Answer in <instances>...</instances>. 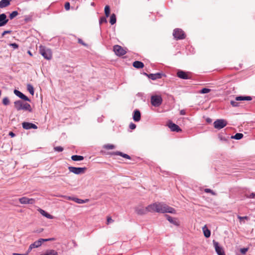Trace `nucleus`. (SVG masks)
I'll return each mask as SVG.
<instances>
[{"label": "nucleus", "instance_id": "obj_24", "mask_svg": "<svg viewBox=\"0 0 255 255\" xmlns=\"http://www.w3.org/2000/svg\"><path fill=\"white\" fill-rule=\"evenodd\" d=\"M41 255H58V253L54 250H49L45 252L44 254Z\"/></svg>", "mask_w": 255, "mask_h": 255}, {"label": "nucleus", "instance_id": "obj_14", "mask_svg": "<svg viewBox=\"0 0 255 255\" xmlns=\"http://www.w3.org/2000/svg\"><path fill=\"white\" fill-rule=\"evenodd\" d=\"M168 126L172 131L179 132L182 130L178 126L171 122L168 123Z\"/></svg>", "mask_w": 255, "mask_h": 255}, {"label": "nucleus", "instance_id": "obj_34", "mask_svg": "<svg viewBox=\"0 0 255 255\" xmlns=\"http://www.w3.org/2000/svg\"><path fill=\"white\" fill-rule=\"evenodd\" d=\"M18 14V13L17 11H12L10 14H9V18L10 19H12L15 17L17 16Z\"/></svg>", "mask_w": 255, "mask_h": 255}, {"label": "nucleus", "instance_id": "obj_12", "mask_svg": "<svg viewBox=\"0 0 255 255\" xmlns=\"http://www.w3.org/2000/svg\"><path fill=\"white\" fill-rule=\"evenodd\" d=\"M213 244L215 249V251L218 255H225L223 248L219 246L218 242L214 240Z\"/></svg>", "mask_w": 255, "mask_h": 255}, {"label": "nucleus", "instance_id": "obj_23", "mask_svg": "<svg viewBox=\"0 0 255 255\" xmlns=\"http://www.w3.org/2000/svg\"><path fill=\"white\" fill-rule=\"evenodd\" d=\"M204 235L206 238H209L211 235L210 231L207 228L206 226H204L203 228Z\"/></svg>", "mask_w": 255, "mask_h": 255}, {"label": "nucleus", "instance_id": "obj_7", "mask_svg": "<svg viewBox=\"0 0 255 255\" xmlns=\"http://www.w3.org/2000/svg\"><path fill=\"white\" fill-rule=\"evenodd\" d=\"M213 124L215 128L220 129L227 126V122L224 119H218L215 121Z\"/></svg>", "mask_w": 255, "mask_h": 255}, {"label": "nucleus", "instance_id": "obj_32", "mask_svg": "<svg viewBox=\"0 0 255 255\" xmlns=\"http://www.w3.org/2000/svg\"><path fill=\"white\" fill-rule=\"evenodd\" d=\"M105 13L106 17H108L110 13V8L109 5H106L105 7Z\"/></svg>", "mask_w": 255, "mask_h": 255}, {"label": "nucleus", "instance_id": "obj_59", "mask_svg": "<svg viewBox=\"0 0 255 255\" xmlns=\"http://www.w3.org/2000/svg\"><path fill=\"white\" fill-rule=\"evenodd\" d=\"M207 121H211V120H207Z\"/></svg>", "mask_w": 255, "mask_h": 255}, {"label": "nucleus", "instance_id": "obj_57", "mask_svg": "<svg viewBox=\"0 0 255 255\" xmlns=\"http://www.w3.org/2000/svg\"><path fill=\"white\" fill-rule=\"evenodd\" d=\"M28 54H29L30 55H31V56L32 55V54H31V53L30 52V51H28Z\"/></svg>", "mask_w": 255, "mask_h": 255}, {"label": "nucleus", "instance_id": "obj_17", "mask_svg": "<svg viewBox=\"0 0 255 255\" xmlns=\"http://www.w3.org/2000/svg\"><path fill=\"white\" fill-rule=\"evenodd\" d=\"M14 93L20 99L26 101H30L29 99L20 91L17 90H14Z\"/></svg>", "mask_w": 255, "mask_h": 255}, {"label": "nucleus", "instance_id": "obj_37", "mask_svg": "<svg viewBox=\"0 0 255 255\" xmlns=\"http://www.w3.org/2000/svg\"><path fill=\"white\" fill-rule=\"evenodd\" d=\"M2 104L4 105H7L9 104V100L8 98L5 97L2 100Z\"/></svg>", "mask_w": 255, "mask_h": 255}, {"label": "nucleus", "instance_id": "obj_53", "mask_svg": "<svg viewBox=\"0 0 255 255\" xmlns=\"http://www.w3.org/2000/svg\"><path fill=\"white\" fill-rule=\"evenodd\" d=\"M40 240L41 241V243H42L43 242H47L48 241V239H40Z\"/></svg>", "mask_w": 255, "mask_h": 255}, {"label": "nucleus", "instance_id": "obj_29", "mask_svg": "<svg viewBox=\"0 0 255 255\" xmlns=\"http://www.w3.org/2000/svg\"><path fill=\"white\" fill-rule=\"evenodd\" d=\"M32 246L34 247V248H38L41 246L42 243L40 239L34 242L33 244H31Z\"/></svg>", "mask_w": 255, "mask_h": 255}, {"label": "nucleus", "instance_id": "obj_39", "mask_svg": "<svg viewBox=\"0 0 255 255\" xmlns=\"http://www.w3.org/2000/svg\"><path fill=\"white\" fill-rule=\"evenodd\" d=\"M54 149L55 151L58 152H61L63 150V148L61 146H56L54 147Z\"/></svg>", "mask_w": 255, "mask_h": 255}, {"label": "nucleus", "instance_id": "obj_2", "mask_svg": "<svg viewBox=\"0 0 255 255\" xmlns=\"http://www.w3.org/2000/svg\"><path fill=\"white\" fill-rule=\"evenodd\" d=\"M14 107L17 110H27L29 112L32 111V109L30 105L27 103H23L20 100H18L14 103Z\"/></svg>", "mask_w": 255, "mask_h": 255}, {"label": "nucleus", "instance_id": "obj_28", "mask_svg": "<svg viewBox=\"0 0 255 255\" xmlns=\"http://www.w3.org/2000/svg\"><path fill=\"white\" fill-rule=\"evenodd\" d=\"M27 90L28 91V92L30 93V94H31L32 95H33L34 88L31 84H28L27 85Z\"/></svg>", "mask_w": 255, "mask_h": 255}, {"label": "nucleus", "instance_id": "obj_11", "mask_svg": "<svg viewBox=\"0 0 255 255\" xmlns=\"http://www.w3.org/2000/svg\"><path fill=\"white\" fill-rule=\"evenodd\" d=\"M19 202L21 204H33L35 200L33 198H28L26 197H23L19 199Z\"/></svg>", "mask_w": 255, "mask_h": 255}, {"label": "nucleus", "instance_id": "obj_3", "mask_svg": "<svg viewBox=\"0 0 255 255\" xmlns=\"http://www.w3.org/2000/svg\"><path fill=\"white\" fill-rule=\"evenodd\" d=\"M39 52L47 60H50L52 58V53L49 48H46L43 46H40Z\"/></svg>", "mask_w": 255, "mask_h": 255}, {"label": "nucleus", "instance_id": "obj_10", "mask_svg": "<svg viewBox=\"0 0 255 255\" xmlns=\"http://www.w3.org/2000/svg\"><path fill=\"white\" fill-rule=\"evenodd\" d=\"M173 36L176 39H182L185 38V34L181 29H175L173 32Z\"/></svg>", "mask_w": 255, "mask_h": 255}, {"label": "nucleus", "instance_id": "obj_6", "mask_svg": "<svg viewBox=\"0 0 255 255\" xmlns=\"http://www.w3.org/2000/svg\"><path fill=\"white\" fill-rule=\"evenodd\" d=\"M113 50L117 56H123L126 54L127 49L122 47L121 46L119 45H116L113 47Z\"/></svg>", "mask_w": 255, "mask_h": 255}, {"label": "nucleus", "instance_id": "obj_35", "mask_svg": "<svg viewBox=\"0 0 255 255\" xmlns=\"http://www.w3.org/2000/svg\"><path fill=\"white\" fill-rule=\"evenodd\" d=\"M72 200L79 204L86 203V201L76 198L72 199Z\"/></svg>", "mask_w": 255, "mask_h": 255}, {"label": "nucleus", "instance_id": "obj_5", "mask_svg": "<svg viewBox=\"0 0 255 255\" xmlns=\"http://www.w3.org/2000/svg\"><path fill=\"white\" fill-rule=\"evenodd\" d=\"M162 102V99L160 95H153L151 97V104L154 107H159Z\"/></svg>", "mask_w": 255, "mask_h": 255}, {"label": "nucleus", "instance_id": "obj_18", "mask_svg": "<svg viewBox=\"0 0 255 255\" xmlns=\"http://www.w3.org/2000/svg\"><path fill=\"white\" fill-rule=\"evenodd\" d=\"M149 78L155 80L157 79H160L161 78V74L159 73H155V74H147L146 73H144Z\"/></svg>", "mask_w": 255, "mask_h": 255}, {"label": "nucleus", "instance_id": "obj_25", "mask_svg": "<svg viewBox=\"0 0 255 255\" xmlns=\"http://www.w3.org/2000/svg\"><path fill=\"white\" fill-rule=\"evenodd\" d=\"M113 154L120 155V156H121L125 158L128 159H130V157L128 155L122 152L117 151V152L113 153Z\"/></svg>", "mask_w": 255, "mask_h": 255}, {"label": "nucleus", "instance_id": "obj_41", "mask_svg": "<svg viewBox=\"0 0 255 255\" xmlns=\"http://www.w3.org/2000/svg\"><path fill=\"white\" fill-rule=\"evenodd\" d=\"M238 218L240 220V222L241 223H242V220H243L244 219H246L247 220L249 219L248 216L241 217L240 216H238Z\"/></svg>", "mask_w": 255, "mask_h": 255}, {"label": "nucleus", "instance_id": "obj_46", "mask_svg": "<svg viewBox=\"0 0 255 255\" xmlns=\"http://www.w3.org/2000/svg\"><path fill=\"white\" fill-rule=\"evenodd\" d=\"M11 46H12L13 48L16 49L18 47V44L16 43H13L10 44Z\"/></svg>", "mask_w": 255, "mask_h": 255}, {"label": "nucleus", "instance_id": "obj_42", "mask_svg": "<svg viewBox=\"0 0 255 255\" xmlns=\"http://www.w3.org/2000/svg\"><path fill=\"white\" fill-rule=\"evenodd\" d=\"M114 220L112 219V218L110 216H108L107 218V224L109 225L111 223H113Z\"/></svg>", "mask_w": 255, "mask_h": 255}, {"label": "nucleus", "instance_id": "obj_58", "mask_svg": "<svg viewBox=\"0 0 255 255\" xmlns=\"http://www.w3.org/2000/svg\"><path fill=\"white\" fill-rule=\"evenodd\" d=\"M207 121H211V120H207Z\"/></svg>", "mask_w": 255, "mask_h": 255}, {"label": "nucleus", "instance_id": "obj_52", "mask_svg": "<svg viewBox=\"0 0 255 255\" xmlns=\"http://www.w3.org/2000/svg\"><path fill=\"white\" fill-rule=\"evenodd\" d=\"M13 255H28V253H26L25 254H18V253H13Z\"/></svg>", "mask_w": 255, "mask_h": 255}, {"label": "nucleus", "instance_id": "obj_43", "mask_svg": "<svg viewBox=\"0 0 255 255\" xmlns=\"http://www.w3.org/2000/svg\"><path fill=\"white\" fill-rule=\"evenodd\" d=\"M65 8L66 10H68L70 9V3L69 2H66L65 4Z\"/></svg>", "mask_w": 255, "mask_h": 255}, {"label": "nucleus", "instance_id": "obj_55", "mask_svg": "<svg viewBox=\"0 0 255 255\" xmlns=\"http://www.w3.org/2000/svg\"><path fill=\"white\" fill-rule=\"evenodd\" d=\"M55 240V239L54 238H49L48 239V241H54Z\"/></svg>", "mask_w": 255, "mask_h": 255}, {"label": "nucleus", "instance_id": "obj_54", "mask_svg": "<svg viewBox=\"0 0 255 255\" xmlns=\"http://www.w3.org/2000/svg\"><path fill=\"white\" fill-rule=\"evenodd\" d=\"M9 135L11 136V137H14L15 136V134L12 131L9 132Z\"/></svg>", "mask_w": 255, "mask_h": 255}, {"label": "nucleus", "instance_id": "obj_13", "mask_svg": "<svg viewBox=\"0 0 255 255\" xmlns=\"http://www.w3.org/2000/svg\"><path fill=\"white\" fill-rule=\"evenodd\" d=\"M149 212V209H148V206L146 207H138L136 209V213L138 215H143Z\"/></svg>", "mask_w": 255, "mask_h": 255}, {"label": "nucleus", "instance_id": "obj_27", "mask_svg": "<svg viewBox=\"0 0 255 255\" xmlns=\"http://www.w3.org/2000/svg\"><path fill=\"white\" fill-rule=\"evenodd\" d=\"M110 22L112 25L114 24L116 22V16L115 14L113 13L111 15Z\"/></svg>", "mask_w": 255, "mask_h": 255}, {"label": "nucleus", "instance_id": "obj_56", "mask_svg": "<svg viewBox=\"0 0 255 255\" xmlns=\"http://www.w3.org/2000/svg\"><path fill=\"white\" fill-rule=\"evenodd\" d=\"M66 198L67 199H68V200H72V199H73L74 198H72V197H66Z\"/></svg>", "mask_w": 255, "mask_h": 255}, {"label": "nucleus", "instance_id": "obj_48", "mask_svg": "<svg viewBox=\"0 0 255 255\" xmlns=\"http://www.w3.org/2000/svg\"><path fill=\"white\" fill-rule=\"evenodd\" d=\"M78 42L80 44H81L82 45H84V46H87V44H85L82 39H78Z\"/></svg>", "mask_w": 255, "mask_h": 255}, {"label": "nucleus", "instance_id": "obj_26", "mask_svg": "<svg viewBox=\"0 0 255 255\" xmlns=\"http://www.w3.org/2000/svg\"><path fill=\"white\" fill-rule=\"evenodd\" d=\"M71 159L73 161H80V160H82L84 159V157L83 156H81V155H72L71 156Z\"/></svg>", "mask_w": 255, "mask_h": 255}, {"label": "nucleus", "instance_id": "obj_45", "mask_svg": "<svg viewBox=\"0 0 255 255\" xmlns=\"http://www.w3.org/2000/svg\"><path fill=\"white\" fill-rule=\"evenodd\" d=\"M129 127L131 129H134L136 128V125L134 124L131 123L129 124Z\"/></svg>", "mask_w": 255, "mask_h": 255}, {"label": "nucleus", "instance_id": "obj_30", "mask_svg": "<svg viewBox=\"0 0 255 255\" xmlns=\"http://www.w3.org/2000/svg\"><path fill=\"white\" fill-rule=\"evenodd\" d=\"M115 147V146L114 145L111 144H107L104 145V146H103V148H104L106 149H108V150L114 149Z\"/></svg>", "mask_w": 255, "mask_h": 255}, {"label": "nucleus", "instance_id": "obj_20", "mask_svg": "<svg viewBox=\"0 0 255 255\" xmlns=\"http://www.w3.org/2000/svg\"><path fill=\"white\" fill-rule=\"evenodd\" d=\"M38 211L42 216L45 217L48 219H52L54 218V217L52 215L49 214L43 209H38Z\"/></svg>", "mask_w": 255, "mask_h": 255}, {"label": "nucleus", "instance_id": "obj_15", "mask_svg": "<svg viewBox=\"0 0 255 255\" xmlns=\"http://www.w3.org/2000/svg\"><path fill=\"white\" fill-rule=\"evenodd\" d=\"M22 127L23 128L25 129H29L30 128L37 129V127L34 124L28 123V122H23L22 124Z\"/></svg>", "mask_w": 255, "mask_h": 255}, {"label": "nucleus", "instance_id": "obj_49", "mask_svg": "<svg viewBox=\"0 0 255 255\" xmlns=\"http://www.w3.org/2000/svg\"><path fill=\"white\" fill-rule=\"evenodd\" d=\"M106 22H107V20L105 17H103L101 18L100 23Z\"/></svg>", "mask_w": 255, "mask_h": 255}, {"label": "nucleus", "instance_id": "obj_44", "mask_svg": "<svg viewBox=\"0 0 255 255\" xmlns=\"http://www.w3.org/2000/svg\"><path fill=\"white\" fill-rule=\"evenodd\" d=\"M248 251V248H243L241 249L240 252L243 254H245Z\"/></svg>", "mask_w": 255, "mask_h": 255}, {"label": "nucleus", "instance_id": "obj_1", "mask_svg": "<svg viewBox=\"0 0 255 255\" xmlns=\"http://www.w3.org/2000/svg\"><path fill=\"white\" fill-rule=\"evenodd\" d=\"M148 209L150 212L176 213V210L173 208L162 202H155L149 205Z\"/></svg>", "mask_w": 255, "mask_h": 255}, {"label": "nucleus", "instance_id": "obj_36", "mask_svg": "<svg viewBox=\"0 0 255 255\" xmlns=\"http://www.w3.org/2000/svg\"><path fill=\"white\" fill-rule=\"evenodd\" d=\"M211 91V89L208 88H203L202 89L199 93L201 94H206L208 93Z\"/></svg>", "mask_w": 255, "mask_h": 255}, {"label": "nucleus", "instance_id": "obj_38", "mask_svg": "<svg viewBox=\"0 0 255 255\" xmlns=\"http://www.w3.org/2000/svg\"><path fill=\"white\" fill-rule=\"evenodd\" d=\"M204 191L206 193H210L211 194H212L213 195H216V193L213 190H212L210 189H208V188L205 189Z\"/></svg>", "mask_w": 255, "mask_h": 255}, {"label": "nucleus", "instance_id": "obj_16", "mask_svg": "<svg viewBox=\"0 0 255 255\" xmlns=\"http://www.w3.org/2000/svg\"><path fill=\"white\" fill-rule=\"evenodd\" d=\"M8 19L4 13L0 14V27L5 25L8 22Z\"/></svg>", "mask_w": 255, "mask_h": 255}, {"label": "nucleus", "instance_id": "obj_4", "mask_svg": "<svg viewBox=\"0 0 255 255\" xmlns=\"http://www.w3.org/2000/svg\"><path fill=\"white\" fill-rule=\"evenodd\" d=\"M252 100V98L251 96H237L235 98L236 101H231L230 103L231 105L234 107H237L239 106V103L238 101H251Z\"/></svg>", "mask_w": 255, "mask_h": 255}, {"label": "nucleus", "instance_id": "obj_19", "mask_svg": "<svg viewBox=\"0 0 255 255\" xmlns=\"http://www.w3.org/2000/svg\"><path fill=\"white\" fill-rule=\"evenodd\" d=\"M141 118V115L139 111L135 110L134 111L133 119L135 122H139Z\"/></svg>", "mask_w": 255, "mask_h": 255}, {"label": "nucleus", "instance_id": "obj_21", "mask_svg": "<svg viewBox=\"0 0 255 255\" xmlns=\"http://www.w3.org/2000/svg\"><path fill=\"white\" fill-rule=\"evenodd\" d=\"M11 0H1L0 1V8H4L10 5Z\"/></svg>", "mask_w": 255, "mask_h": 255}, {"label": "nucleus", "instance_id": "obj_8", "mask_svg": "<svg viewBox=\"0 0 255 255\" xmlns=\"http://www.w3.org/2000/svg\"><path fill=\"white\" fill-rule=\"evenodd\" d=\"M68 169L70 172H72L75 174H81L85 172L87 168L86 167H75L73 166H69Z\"/></svg>", "mask_w": 255, "mask_h": 255}, {"label": "nucleus", "instance_id": "obj_50", "mask_svg": "<svg viewBox=\"0 0 255 255\" xmlns=\"http://www.w3.org/2000/svg\"><path fill=\"white\" fill-rule=\"evenodd\" d=\"M34 248V247L33 246H32V245L31 244L30 245V246L29 247V248L28 249V251L26 253H28V254H29V253L31 251V250Z\"/></svg>", "mask_w": 255, "mask_h": 255}, {"label": "nucleus", "instance_id": "obj_51", "mask_svg": "<svg viewBox=\"0 0 255 255\" xmlns=\"http://www.w3.org/2000/svg\"><path fill=\"white\" fill-rule=\"evenodd\" d=\"M180 114L181 115H184L186 114V112H185V111L184 110H182L180 111Z\"/></svg>", "mask_w": 255, "mask_h": 255}, {"label": "nucleus", "instance_id": "obj_22", "mask_svg": "<svg viewBox=\"0 0 255 255\" xmlns=\"http://www.w3.org/2000/svg\"><path fill=\"white\" fill-rule=\"evenodd\" d=\"M133 66L137 69H140L144 67V64L139 61H135L132 64Z\"/></svg>", "mask_w": 255, "mask_h": 255}, {"label": "nucleus", "instance_id": "obj_60", "mask_svg": "<svg viewBox=\"0 0 255 255\" xmlns=\"http://www.w3.org/2000/svg\"><path fill=\"white\" fill-rule=\"evenodd\" d=\"M207 121H211V120H207Z\"/></svg>", "mask_w": 255, "mask_h": 255}, {"label": "nucleus", "instance_id": "obj_9", "mask_svg": "<svg viewBox=\"0 0 255 255\" xmlns=\"http://www.w3.org/2000/svg\"><path fill=\"white\" fill-rule=\"evenodd\" d=\"M177 76L180 79H190L192 78V75L190 72L179 70L177 73Z\"/></svg>", "mask_w": 255, "mask_h": 255}, {"label": "nucleus", "instance_id": "obj_40", "mask_svg": "<svg viewBox=\"0 0 255 255\" xmlns=\"http://www.w3.org/2000/svg\"><path fill=\"white\" fill-rule=\"evenodd\" d=\"M245 196L248 198H255V193H252L250 194L249 195L246 194L245 195Z\"/></svg>", "mask_w": 255, "mask_h": 255}, {"label": "nucleus", "instance_id": "obj_47", "mask_svg": "<svg viewBox=\"0 0 255 255\" xmlns=\"http://www.w3.org/2000/svg\"><path fill=\"white\" fill-rule=\"evenodd\" d=\"M11 31L10 30H5V31H4L2 34H1V36L2 37L4 36V35H5L6 34H8V33H11Z\"/></svg>", "mask_w": 255, "mask_h": 255}, {"label": "nucleus", "instance_id": "obj_31", "mask_svg": "<svg viewBox=\"0 0 255 255\" xmlns=\"http://www.w3.org/2000/svg\"><path fill=\"white\" fill-rule=\"evenodd\" d=\"M166 217L167 218V219L170 223L176 225H178L177 222L176 221H174V219L168 215H166Z\"/></svg>", "mask_w": 255, "mask_h": 255}, {"label": "nucleus", "instance_id": "obj_33", "mask_svg": "<svg viewBox=\"0 0 255 255\" xmlns=\"http://www.w3.org/2000/svg\"><path fill=\"white\" fill-rule=\"evenodd\" d=\"M243 137V134L241 133H237L234 136H232V138L236 139H240Z\"/></svg>", "mask_w": 255, "mask_h": 255}]
</instances>
